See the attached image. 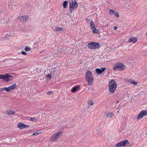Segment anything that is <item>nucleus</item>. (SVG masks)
<instances>
[{"label":"nucleus","instance_id":"nucleus-2","mask_svg":"<svg viewBox=\"0 0 147 147\" xmlns=\"http://www.w3.org/2000/svg\"><path fill=\"white\" fill-rule=\"evenodd\" d=\"M69 3V10L71 13L72 12L73 10L76 8L78 7V4L76 0H68Z\"/></svg>","mask_w":147,"mask_h":147},{"label":"nucleus","instance_id":"nucleus-34","mask_svg":"<svg viewBox=\"0 0 147 147\" xmlns=\"http://www.w3.org/2000/svg\"><path fill=\"white\" fill-rule=\"evenodd\" d=\"M94 23V22L92 21L91 20L90 24V25L93 24Z\"/></svg>","mask_w":147,"mask_h":147},{"label":"nucleus","instance_id":"nucleus-18","mask_svg":"<svg viewBox=\"0 0 147 147\" xmlns=\"http://www.w3.org/2000/svg\"><path fill=\"white\" fill-rule=\"evenodd\" d=\"M93 32L94 34H97L99 32V30L96 28L95 27L92 29H91Z\"/></svg>","mask_w":147,"mask_h":147},{"label":"nucleus","instance_id":"nucleus-9","mask_svg":"<svg viewBox=\"0 0 147 147\" xmlns=\"http://www.w3.org/2000/svg\"><path fill=\"white\" fill-rule=\"evenodd\" d=\"M29 18V16L28 15L20 16L17 19L19 20L20 22H25L27 21Z\"/></svg>","mask_w":147,"mask_h":147},{"label":"nucleus","instance_id":"nucleus-22","mask_svg":"<svg viewBox=\"0 0 147 147\" xmlns=\"http://www.w3.org/2000/svg\"><path fill=\"white\" fill-rule=\"evenodd\" d=\"M61 30H62L63 31V28H60L58 27H56V32L57 31H60Z\"/></svg>","mask_w":147,"mask_h":147},{"label":"nucleus","instance_id":"nucleus-16","mask_svg":"<svg viewBox=\"0 0 147 147\" xmlns=\"http://www.w3.org/2000/svg\"><path fill=\"white\" fill-rule=\"evenodd\" d=\"M63 134V132L62 131H60L58 133L56 134V140L60 138L62 135Z\"/></svg>","mask_w":147,"mask_h":147},{"label":"nucleus","instance_id":"nucleus-33","mask_svg":"<svg viewBox=\"0 0 147 147\" xmlns=\"http://www.w3.org/2000/svg\"><path fill=\"white\" fill-rule=\"evenodd\" d=\"M22 54L24 55H26L27 54V53L24 51H22Z\"/></svg>","mask_w":147,"mask_h":147},{"label":"nucleus","instance_id":"nucleus-24","mask_svg":"<svg viewBox=\"0 0 147 147\" xmlns=\"http://www.w3.org/2000/svg\"><path fill=\"white\" fill-rule=\"evenodd\" d=\"M30 50L31 48L28 46H26L25 48V50L26 51H29Z\"/></svg>","mask_w":147,"mask_h":147},{"label":"nucleus","instance_id":"nucleus-19","mask_svg":"<svg viewBox=\"0 0 147 147\" xmlns=\"http://www.w3.org/2000/svg\"><path fill=\"white\" fill-rule=\"evenodd\" d=\"M114 115V113L112 112H109L107 114L106 117L111 118Z\"/></svg>","mask_w":147,"mask_h":147},{"label":"nucleus","instance_id":"nucleus-7","mask_svg":"<svg viewBox=\"0 0 147 147\" xmlns=\"http://www.w3.org/2000/svg\"><path fill=\"white\" fill-rule=\"evenodd\" d=\"M147 115V110L141 111L139 114L138 115L137 119V120H138L140 119H142L144 116H146Z\"/></svg>","mask_w":147,"mask_h":147},{"label":"nucleus","instance_id":"nucleus-15","mask_svg":"<svg viewBox=\"0 0 147 147\" xmlns=\"http://www.w3.org/2000/svg\"><path fill=\"white\" fill-rule=\"evenodd\" d=\"M80 85H77L76 86L73 88L71 90V91L72 92H74L79 89H80Z\"/></svg>","mask_w":147,"mask_h":147},{"label":"nucleus","instance_id":"nucleus-32","mask_svg":"<svg viewBox=\"0 0 147 147\" xmlns=\"http://www.w3.org/2000/svg\"><path fill=\"white\" fill-rule=\"evenodd\" d=\"M90 27H91V29H92V28L95 27V26H94V24H92L91 25H90Z\"/></svg>","mask_w":147,"mask_h":147},{"label":"nucleus","instance_id":"nucleus-37","mask_svg":"<svg viewBox=\"0 0 147 147\" xmlns=\"http://www.w3.org/2000/svg\"><path fill=\"white\" fill-rule=\"evenodd\" d=\"M58 123H59V125H60V124H62V123L61 122H58L57 121H56V123H57V122Z\"/></svg>","mask_w":147,"mask_h":147},{"label":"nucleus","instance_id":"nucleus-35","mask_svg":"<svg viewBox=\"0 0 147 147\" xmlns=\"http://www.w3.org/2000/svg\"><path fill=\"white\" fill-rule=\"evenodd\" d=\"M117 28V26H115L114 27V29L115 30H116Z\"/></svg>","mask_w":147,"mask_h":147},{"label":"nucleus","instance_id":"nucleus-25","mask_svg":"<svg viewBox=\"0 0 147 147\" xmlns=\"http://www.w3.org/2000/svg\"><path fill=\"white\" fill-rule=\"evenodd\" d=\"M94 102L92 100H90L88 102V105L89 106H91L92 105L94 104Z\"/></svg>","mask_w":147,"mask_h":147},{"label":"nucleus","instance_id":"nucleus-11","mask_svg":"<svg viewBox=\"0 0 147 147\" xmlns=\"http://www.w3.org/2000/svg\"><path fill=\"white\" fill-rule=\"evenodd\" d=\"M106 68L105 67H102L100 68H96L95 69L96 73L99 74H101L104 70Z\"/></svg>","mask_w":147,"mask_h":147},{"label":"nucleus","instance_id":"nucleus-27","mask_svg":"<svg viewBox=\"0 0 147 147\" xmlns=\"http://www.w3.org/2000/svg\"><path fill=\"white\" fill-rule=\"evenodd\" d=\"M41 132H34L33 134L32 135L34 136H37L38 135L41 134Z\"/></svg>","mask_w":147,"mask_h":147},{"label":"nucleus","instance_id":"nucleus-5","mask_svg":"<svg viewBox=\"0 0 147 147\" xmlns=\"http://www.w3.org/2000/svg\"><path fill=\"white\" fill-rule=\"evenodd\" d=\"M87 46L89 49H95L99 48L100 47V44L98 42H92L88 43Z\"/></svg>","mask_w":147,"mask_h":147},{"label":"nucleus","instance_id":"nucleus-8","mask_svg":"<svg viewBox=\"0 0 147 147\" xmlns=\"http://www.w3.org/2000/svg\"><path fill=\"white\" fill-rule=\"evenodd\" d=\"M129 142L127 140H124L123 141L117 143L115 145V147H121L122 146H125L127 143Z\"/></svg>","mask_w":147,"mask_h":147},{"label":"nucleus","instance_id":"nucleus-38","mask_svg":"<svg viewBox=\"0 0 147 147\" xmlns=\"http://www.w3.org/2000/svg\"><path fill=\"white\" fill-rule=\"evenodd\" d=\"M119 102V100H117L116 102V104L118 103Z\"/></svg>","mask_w":147,"mask_h":147},{"label":"nucleus","instance_id":"nucleus-36","mask_svg":"<svg viewBox=\"0 0 147 147\" xmlns=\"http://www.w3.org/2000/svg\"><path fill=\"white\" fill-rule=\"evenodd\" d=\"M86 20L88 22L90 21V20L88 18H86Z\"/></svg>","mask_w":147,"mask_h":147},{"label":"nucleus","instance_id":"nucleus-13","mask_svg":"<svg viewBox=\"0 0 147 147\" xmlns=\"http://www.w3.org/2000/svg\"><path fill=\"white\" fill-rule=\"evenodd\" d=\"M91 77H93L92 73L90 71H87L86 74L85 79H88V78H90Z\"/></svg>","mask_w":147,"mask_h":147},{"label":"nucleus","instance_id":"nucleus-28","mask_svg":"<svg viewBox=\"0 0 147 147\" xmlns=\"http://www.w3.org/2000/svg\"><path fill=\"white\" fill-rule=\"evenodd\" d=\"M51 141H54L55 140V135L54 134L51 138Z\"/></svg>","mask_w":147,"mask_h":147},{"label":"nucleus","instance_id":"nucleus-23","mask_svg":"<svg viewBox=\"0 0 147 147\" xmlns=\"http://www.w3.org/2000/svg\"><path fill=\"white\" fill-rule=\"evenodd\" d=\"M46 77L47 79H50L51 78V75L48 74L46 76Z\"/></svg>","mask_w":147,"mask_h":147},{"label":"nucleus","instance_id":"nucleus-26","mask_svg":"<svg viewBox=\"0 0 147 147\" xmlns=\"http://www.w3.org/2000/svg\"><path fill=\"white\" fill-rule=\"evenodd\" d=\"M115 11L112 9H110L109 10V13L111 15H113L115 13Z\"/></svg>","mask_w":147,"mask_h":147},{"label":"nucleus","instance_id":"nucleus-21","mask_svg":"<svg viewBox=\"0 0 147 147\" xmlns=\"http://www.w3.org/2000/svg\"><path fill=\"white\" fill-rule=\"evenodd\" d=\"M29 118L30 119H28L30 121H37V119H36V118H34V117H29Z\"/></svg>","mask_w":147,"mask_h":147},{"label":"nucleus","instance_id":"nucleus-14","mask_svg":"<svg viewBox=\"0 0 147 147\" xmlns=\"http://www.w3.org/2000/svg\"><path fill=\"white\" fill-rule=\"evenodd\" d=\"M137 41V38L136 37H131L129 40V42H132L133 43H136Z\"/></svg>","mask_w":147,"mask_h":147},{"label":"nucleus","instance_id":"nucleus-17","mask_svg":"<svg viewBox=\"0 0 147 147\" xmlns=\"http://www.w3.org/2000/svg\"><path fill=\"white\" fill-rule=\"evenodd\" d=\"M7 114L9 115H11L15 113V112L14 110H11L9 109L7 111Z\"/></svg>","mask_w":147,"mask_h":147},{"label":"nucleus","instance_id":"nucleus-30","mask_svg":"<svg viewBox=\"0 0 147 147\" xmlns=\"http://www.w3.org/2000/svg\"><path fill=\"white\" fill-rule=\"evenodd\" d=\"M114 16L117 17H118L119 16V13L117 12V11H115V13H114Z\"/></svg>","mask_w":147,"mask_h":147},{"label":"nucleus","instance_id":"nucleus-3","mask_svg":"<svg viewBox=\"0 0 147 147\" xmlns=\"http://www.w3.org/2000/svg\"><path fill=\"white\" fill-rule=\"evenodd\" d=\"M125 68V66L124 64L121 62L117 63L113 66V69L115 71L123 70Z\"/></svg>","mask_w":147,"mask_h":147},{"label":"nucleus","instance_id":"nucleus-31","mask_svg":"<svg viewBox=\"0 0 147 147\" xmlns=\"http://www.w3.org/2000/svg\"><path fill=\"white\" fill-rule=\"evenodd\" d=\"M53 93V92L52 91H49L47 92V94L48 95H50Z\"/></svg>","mask_w":147,"mask_h":147},{"label":"nucleus","instance_id":"nucleus-6","mask_svg":"<svg viewBox=\"0 0 147 147\" xmlns=\"http://www.w3.org/2000/svg\"><path fill=\"white\" fill-rule=\"evenodd\" d=\"M17 87V85L16 84L14 83L13 84L8 87H4L3 88H0V91L1 92L5 90L7 92H9L15 88Z\"/></svg>","mask_w":147,"mask_h":147},{"label":"nucleus","instance_id":"nucleus-10","mask_svg":"<svg viewBox=\"0 0 147 147\" xmlns=\"http://www.w3.org/2000/svg\"><path fill=\"white\" fill-rule=\"evenodd\" d=\"M18 127L20 129H23L25 128H28L29 126L24 124L22 123H19L17 124Z\"/></svg>","mask_w":147,"mask_h":147},{"label":"nucleus","instance_id":"nucleus-20","mask_svg":"<svg viewBox=\"0 0 147 147\" xmlns=\"http://www.w3.org/2000/svg\"><path fill=\"white\" fill-rule=\"evenodd\" d=\"M68 2L67 1H64L63 4V8H65L67 7L68 5Z\"/></svg>","mask_w":147,"mask_h":147},{"label":"nucleus","instance_id":"nucleus-12","mask_svg":"<svg viewBox=\"0 0 147 147\" xmlns=\"http://www.w3.org/2000/svg\"><path fill=\"white\" fill-rule=\"evenodd\" d=\"M86 81L88 82V85L89 86H91L93 82V77L88 78V79H86Z\"/></svg>","mask_w":147,"mask_h":147},{"label":"nucleus","instance_id":"nucleus-1","mask_svg":"<svg viewBox=\"0 0 147 147\" xmlns=\"http://www.w3.org/2000/svg\"><path fill=\"white\" fill-rule=\"evenodd\" d=\"M117 88V83L114 80H112L109 83V88L111 93H114Z\"/></svg>","mask_w":147,"mask_h":147},{"label":"nucleus","instance_id":"nucleus-4","mask_svg":"<svg viewBox=\"0 0 147 147\" xmlns=\"http://www.w3.org/2000/svg\"><path fill=\"white\" fill-rule=\"evenodd\" d=\"M0 79H3L4 81L9 82L13 79V76L8 74H5L0 75Z\"/></svg>","mask_w":147,"mask_h":147},{"label":"nucleus","instance_id":"nucleus-29","mask_svg":"<svg viewBox=\"0 0 147 147\" xmlns=\"http://www.w3.org/2000/svg\"><path fill=\"white\" fill-rule=\"evenodd\" d=\"M129 82L134 85H136L137 84V82L134 80L130 81Z\"/></svg>","mask_w":147,"mask_h":147}]
</instances>
